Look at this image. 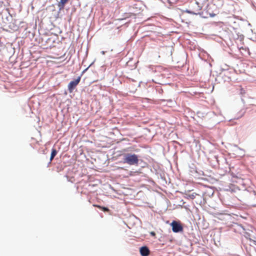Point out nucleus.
I'll list each match as a JSON object with an SVG mask.
<instances>
[{
	"label": "nucleus",
	"mask_w": 256,
	"mask_h": 256,
	"mask_svg": "<svg viewBox=\"0 0 256 256\" xmlns=\"http://www.w3.org/2000/svg\"><path fill=\"white\" fill-rule=\"evenodd\" d=\"M122 162L124 164L129 165H138V156L136 154L126 153L122 154Z\"/></svg>",
	"instance_id": "1"
},
{
	"label": "nucleus",
	"mask_w": 256,
	"mask_h": 256,
	"mask_svg": "<svg viewBox=\"0 0 256 256\" xmlns=\"http://www.w3.org/2000/svg\"><path fill=\"white\" fill-rule=\"evenodd\" d=\"M200 10L201 8L198 3L196 2H193L190 3L186 12L190 14H200Z\"/></svg>",
	"instance_id": "2"
},
{
	"label": "nucleus",
	"mask_w": 256,
	"mask_h": 256,
	"mask_svg": "<svg viewBox=\"0 0 256 256\" xmlns=\"http://www.w3.org/2000/svg\"><path fill=\"white\" fill-rule=\"evenodd\" d=\"M172 227V230L174 232H180L183 231V226L179 222L174 220L170 224Z\"/></svg>",
	"instance_id": "3"
},
{
	"label": "nucleus",
	"mask_w": 256,
	"mask_h": 256,
	"mask_svg": "<svg viewBox=\"0 0 256 256\" xmlns=\"http://www.w3.org/2000/svg\"><path fill=\"white\" fill-rule=\"evenodd\" d=\"M81 79L80 76H78L76 79L71 81L68 84V90L70 92H72L76 88L77 85L79 84Z\"/></svg>",
	"instance_id": "4"
},
{
	"label": "nucleus",
	"mask_w": 256,
	"mask_h": 256,
	"mask_svg": "<svg viewBox=\"0 0 256 256\" xmlns=\"http://www.w3.org/2000/svg\"><path fill=\"white\" fill-rule=\"evenodd\" d=\"M140 252L142 256H148L150 253L149 249L146 246H142L140 248Z\"/></svg>",
	"instance_id": "5"
},
{
	"label": "nucleus",
	"mask_w": 256,
	"mask_h": 256,
	"mask_svg": "<svg viewBox=\"0 0 256 256\" xmlns=\"http://www.w3.org/2000/svg\"><path fill=\"white\" fill-rule=\"evenodd\" d=\"M185 198L188 199L194 200L198 194L196 192L190 193V191L186 192L185 194Z\"/></svg>",
	"instance_id": "6"
},
{
	"label": "nucleus",
	"mask_w": 256,
	"mask_h": 256,
	"mask_svg": "<svg viewBox=\"0 0 256 256\" xmlns=\"http://www.w3.org/2000/svg\"><path fill=\"white\" fill-rule=\"evenodd\" d=\"M56 153H57V152H56V150H55V149H52V152H51L50 157V162L53 160L54 157L56 154Z\"/></svg>",
	"instance_id": "7"
},
{
	"label": "nucleus",
	"mask_w": 256,
	"mask_h": 256,
	"mask_svg": "<svg viewBox=\"0 0 256 256\" xmlns=\"http://www.w3.org/2000/svg\"><path fill=\"white\" fill-rule=\"evenodd\" d=\"M94 206H96V207L102 210L104 212H108L109 211V209L106 207H103V206H98V205H94Z\"/></svg>",
	"instance_id": "8"
},
{
	"label": "nucleus",
	"mask_w": 256,
	"mask_h": 256,
	"mask_svg": "<svg viewBox=\"0 0 256 256\" xmlns=\"http://www.w3.org/2000/svg\"><path fill=\"white\" fill-rule=\"evenodd\" d=\"M64 6V0H60V2L59 3V6L60 8L63 7Z\"/></svg>",
	"instance_id": "9"
},
{
	"label": "nucleus",
	"mask_w": 256,
	"mask_h": 256,
	"mask_svg": "<svg viewBox=\"0 0 256 256\" xmlns=\"http://www.w3.org/2000/svg\"><path fill=\"white\" fill-rule=\"evenodd\" d=\"M168 2L170 3H176V2L178 0H168Z\"/></svg>",
	"instance_id": "10"
},
{
	"label": "nucleus",
	"mask_w": 256,
	"mask_h": 256,
	"mask_svg": "<svg viewBox=\"0 0 256 256\" xmlns=\"http://www.w3.org/2000/svg\"><path fill=\"white\" fill-rule=\"evenodd\" d=\"M150 234H151L152 236H156V234H155V232H150Z\"/></svg>",
	"instance_id": "11"
},
{
	"label": "nucleus",
	"mask_w": 256,
	"mask_h": 256,
	"mask_svg": "<svg viewBox=\"0 0 256 256\" xmlns=\"http://www.w3.org/2000/svg\"><path fill=\"white\" fill-rule=\"evenodd\" d=\"M68 0H65V3L68 1Z\"/></svg>",
	"instance_id": "12"
},
{
	"label": "nucleus",
	"mask_w": 256,
	"mask_h": 256,
	"mask_svg": "<svg viewBox=\"0 0 256 256\" xmlns=\"http://www.w3.org/2000/svg\"><path fill=\"white\" fill-rule=\"evenodd\" d=\"M254 242L256 243V241L253 240Z\"/></svg>",
	"instance_id": "13"
},
{
	"label": "nucleus",
	"mask_w": 256,
	"mask_h": 256,
	"mask_svg": "<svg viewBox=\"0 0 256 256\" xmlns=\"http://www.w3.org/2000/svg\"><path fill=\"white\" fill-rule=\"evenodd\" d=\"M255 53L256 54V51H255Z\"/></svg>",
	"instance_id": "14"
}]
</instances>
